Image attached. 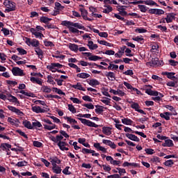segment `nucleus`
<instances>
[{"mask_svg": "<svg viewBox=\"0 0 178 178\" xmlns=\"http://www.w3.org/2000/svg\"><path fill=\"white\" fill-rule=\"evenodd\" d=\"M99 37H102L103 38H107L108 37V33L106 32H100L99 33Z\"/></svg>", "mask_w": 178, "mask_h": 178, "instance_id": "nucleus-61", "label": "nucleus"}, {"mask_svg": "<svg viewBox=\"0 0 178 178\" xmlns=\"http://www.w3.org/2000/svg\"><path fill=\"white\" fill-rule=\"evenodd\" d=\"M126 137H127V138L129 140H131V141L140 143V138H138V137L136 136L134 134H126Z\"/></svg>", "mask_w": 178, "mask_h": 178, "instance_id": "nucleus-9", "label": "nucleus"}, {"mask_svg": "<svg viewBox=\"0 0 178 178\" xmlns=\"http://www.w3.org/2000/svg\"><path fill=\"white\" fill-rule=\"evenodd\" d=\"M33 145L34 147H37L38 148H40L41 147H42V143L41 142L39 141H33Z\"/></svg>", "mask_w": 178, "mask_h": 178, "instance_id": "nucleus-52", "label": "nucleus"}, {"mask_svg": "<svg viewBox=\"0 0 178 178\" xmlns=\"http://www.w3.org/2000/svg\"><path fill=\"white\" fill-rule=\"evenodd\" d=\"M123 124L131 125L133 121L129 118H124L122 120Z\"/></svg>", "mask_w": 178, "mask_h": 178, "instance_id": "nucleus-27", "label": "nucleus"}, {"mask_svg": "<svg viewBox=\"0 0 178 178\" xmlns=\"http://www.w3.org/2000/svg\"><path fill=\"white\" fill-rule=\"evenodd\" d=\"M69 31L71 33H74V34H79V33H80V31H79L77 29H76L74 27H70Z\"/></svg>", "mask_w": 178, "mask_h": 178, "instance_id": "nucleus-42", "label": "nucleus"}, {"mask_svg": "<svg viewBox=\"0 0 178 178\" xmlns=\"http://www.w3.org/2000/svg\"><path fill=\"white\" fill-rule=\"evenodd\" d=\"M31 45H32V47H38L40 45V42H38V40L33 39L31 42Z\"/></svg>", "mask_w": 178, "mask_h": 178, "instance_id": "nucleus-36", "label": "nucleus"}, {"mask_svg": "<svg viewBox=\"0 0 178 178\" xmlns=\"http://www.w3.org/2000/svg\"><path fill=\"white\" fill-rule=\"evenodd\" d=\"M156 27L157 29H159L161 31H166V30H168V28H166V26H162L161 25H159Z\"/></svg>", "mask_w": 178, "mask_h": 178, "instance_id": "nucleus-63", "label": "nucleus"}, {"mask_svg": "<svg viewBox=\"0 0 178 178\" xmlns=\"http://www.w3.org/2000/svg\"><path fill=\"white\" fill-rule=\"evenodd\" d=\"M105 99H101V102H103V104H105L106 105H109L111 104V99L108 97H104ZM108 99V100H106Z\"/></svg>", "mask_w": 178, "mask_h": 178, "instance_id": "nucleus-47", "label": "nucleus"}, {"mask_svg": "<svg viewBox=\"0 0 178 178\" xmlns=\"http://www.w3.org/2000/svg\"><path fill=\"white\" fill-rule=\"evenodd\" d=\"M103 54H105V55H115V51H113V50H106Z\"/></svg>", "mask_w": 178, "mask_h": 178, "instance_id": "nucleus-59", "label": "nucleus"}, {"mask_svg": "<svg viewBox=\"0 0 178 178\" xmlns=\"http://www.w3.org/2000/svg\"><path fill=\"white\" fill-rule=\"evenodd\" d=\"M97 42H99V44H100L101 45H106V47H112L113 44L105 41V40H98Z\"/></svg>", "mask_w": 178, "mask_h": 178, "instance_id": "nucleus-24", "label": "nucleus"}, {"mask_svg": "<svg viewBox=\"0 0 178 178\" xmlns=\"http://www.w3.org/2000/svg\"><path fill=\"white\" fill-rule=\"evenodd\" d=\"M78 77H79L80 79H88V77H90V74L83 72L81 74H77L76 75Z\"/></svg>", "mask_w": 178, "mask_h": 178, "instance_id": "nucleus-25", "label": "nucleus"}, {"mask_svg": "<svg viewBox=\"0 0 178 178\" xmlns=\"http://www.w3.org/2000/svg\"><path fill=\"white\" fill-rule=\"evenodd\" d=\"M20 94H23L24 95H26V97H31V98H34L35 95L32 92H27L24 90H21Z\"/></svg>", "mask_w": 178, "mask_h": 178, "instance_id": "nucleus-26", "label": "nucleus"}, {"mask_svg": "<svg viewBox=\"0 0 178 178\" xmlns=\"http://www.w3.org/2000/svg\"><path fill=\"white\" fill-rule=\"evenodd\" d=\"M69 48L71 51H74V52H77L79 51V45L76 44H70Z\"/></svg>", "mask_w": 178, "mask_h": 178, "instance_id": "nucleus-21", "label": "nucleus"}, {"mask_svg": "<svg viewBox=\"0 0 178 178\" xmlns=\"http://www.w3.org/2000/svg\"><path fill=\"white\" fill-rule=\"evenodd\" d=\"M162 74L164 76H167L168 79H170V80H173V79H176V76H175L176 73L175 72H162Z\"/></svg>", "mask_w": 178, "mask_h": 178, "instance_id": "nucleus-12", "label": "nucleus"}, {"mask_svg": "<svg viewBox=\"0 0 178 178\" xmlns=\"http://www.w3.org/2000/svg\"><path fill=\"white\" fill-rule=\"evenodd\" d=\"M17 51H19V54H20V55H26L27 54V51L24 49L18 47V48H17Z\"/></svg>", "mask_w": 178, "mask_h": 178, "instance_id": "nucleus-33", "label": "nucleus"}, {"mask_svg": "<svg viewBox=\"0 0 178 178\" xmlns=\"http://www.w3.org/2000/svg\"><path fill=\"white\" fill-rule=\"evenodd\" d=\"M31 81L32 83H35L36 84H39V86H42V81H41V79L40 78L36 77H31Z\"/></svg>", "mask_w": 178, "mask_h": 178, "instance_id": "nucleus-17", "label": "nucleus"}, {"mask_svg": "<svg viewBox=\"0 0 178 178\" xmlns=\"http://www.w3.org/2000/svg\"><path fill=\"white\" fill-rule=\"evenodd\" d=\"M41 23H44V24H49V22L52 20V19L49 18L48 17L42 16L40 19Z\"/></svg>", "mask_w": 178, "mask_h": 178, "instance_id": "nucleus-14", "label": "nucleus"}, {"mask_svg": "<svg viewBox=\"0 0 178 178\" xmlns=\"http://www.w3.org/2000/svg\"><path fill=\"white\" fill-rule=\"evenodd\" d=\"M61 24L62 26H65V27H67V29H69L70 27H72L70 26H73V22L70 21H63Z\"/></svg>", "mask_w": 178, "mask_h": 178, "instance_id": "nucleus-23", "label": "nucleus"}, {"mask_svg": "<svg viewBox=\"0 0 178 178\" xmlns=\"http://www.w3.org/2000/svg\"><path fill=\"white\" fill-rule=\"evenodd\" d=\"M22 124L26 129H29V130H33V125H31V122H30V121L25 120L23 121Z\"/></svg>", "mask_w": 178, "mask_h": 178, "instance_id": "nucleus-11", "label": "nucleus"}, {"mask_svg": "<svg viewBox=\"0 0 178 178\" xmlns=\"http://www.w3.org/2000/svg\"><path fill=\"white\" fill-rule=\"evenodd\" d=\"M27 165V161H19L17 163V166H19V168H21L22 166H26Z\"/></svg>", "mask_w": 178, "mask_h": 178, "instance_id": "nucleus-51", "label": "nucleus"}, {"mask_svg": "<svg viewBox=\"0 0 178 178\" xmlns=\"http://www.w3.org/2000/svg\"><path fill=\"white\" fill-rule=\"evenodd\" d=\"M7 84H9L10 86H17V83L16 81H6Z\"/></svg>", "mask_w": 178, "mask_h": 178, "instance_id": "nucleus-58", "label": "nucleus"}, {"mask_svg": "<svg viewBox=\"0 0 178 178\" xmlns=\"http://www.w3.org/2000/svg\"><path fill=\"white\" fill-rule=\"evenodd\" d=\"M8 97H9L8 101L10 102H14L15 104H17V106H20V102H19V100H17L16 97H15L12 95H9Z\"/></svg>", "mask_w": 178, "mask_h": 178, "instance_id": "nucleus-10", "label": "nucleus"}, {"mask_svg": "<svg viewBox=\"0 0 178 178\" xmlns=\"http://www.w3.org/2000/svg\"><path fill=\"white\" fill-rule=\"evenodd\" d=\"M138 7L139 8L140 12H143V13H145L147 12V6L145 5H138Z\"/></svg>", "mask_w": 178, "mask_h": 178, "instance_id": "nucleus-39", "label": "nucleus"}, {"mask_svg": "<svg viewBox=\"0 0 178 178\" xmlns=\"http://www.w3.org/2000/svg\"><path fill=\"white\" fill-rule=\"evenodd\" d=\"M171 165H173V161L172 160H168L165 162V166H170Z\"/></svg>", "mask_w": 178, "mask_h": 178, "instance_id": "nucleus-64", "label": "nucleus"}, {"mask_svg": "<svg viewBox=\"0 0 178 178\" xmlns=\"http://www.w3.org/2000/svg\"><path fill=\"white\" fill-rule=\"evenodd\" d=\"M111 130V127H104L102 128V133H104V134H106V136H111L112 134Z\"/></svg>", "mask_w": 178, "mask_h": 178, "instance_id": "nucleus-15", "label": "nucleus"}, {"mask_svg": "<svg viewBox=\"0 0 178 178\" xmlns=\"http://www.w3.org/2000/svg\"><path fill=\"white\" fill-rule=\"evenodd\" d=\"M44 44L45 47H55V44H54V42L51 41H44Z\"/></svg>", "mask_w": 178, "mask_h": 178, "instance_id": "nucleus-46", "label": "nucleus"}, {"mask_svg": "<svg viewBox=\"0 0 178 178\" xmlns=\"http://www.w3.org/2000/svg\"><path fill=\"white\" fill-rule=\"evenodd\" d=\"M4 5H6V6H7V8H8L9 9H10L13 11L16 10V3L13 1H8L7 2L5 1Z\"/></svg>", "mask_w": 178, "mask_h": 178, "instance_id": "nucleus-6", "label": "nucleus"}, {"mask_svg": "<svg viewBox=\"0 0 178 178\" xmlns=\"http://www.w3.org/2000/svg\"><path fill=\"white\" fill-rule=\"evenodd\" d=\"M33 112L35 113H45V112H49V108H46V109L41 108L40 106H32Z\"/></svg>", "mask_w": 178, "mask_h": 178, "instance_id": "nucleus-2", "label": "nucleus"}, {"mask_svg": "<svg viewBox=\"0 0 178 178\" xmlns=\"http://www.w3.org/2000/svg\"><path fill=\"white\" fill-rule=\"evenodd\" d=\"M165 143L167 144V147H173V141L170 139L165 140Z\"/></svg>", "mask_w": 178, "mask_h": 178, "instance_id": "nucleus-53", "label": "nucleus"}, {"mask_svg": "<svg viewBox=\"0 0 178 178\" xmlns=\"http://www.w3.org/2000/svg\"><path fill=\"white\" fill-rule=\"evenodd\" d=\"M83 106H85V108H87L88 109H94V106L92 104H83Z\"/></svg>", "mask_w": 178, "mask_h": 178, "instance_id": "nucleus-56", "label": "nucleus"}, {"mask_svg": "<svg viewBox=\"0 0 178 178\" xmlns=\"http://www.w3.org/2000/svg\"><path fill=\"white\" fill-rule=\"evenodd\" d=\"M145 5H149V6H154V5H156L155 1L152 0H145Z\"/></svg>", "mask_w": 178, "mask_h": 178, "instance_id": "nucleus-31", "label": "nucleus"}, {"mask_svg": "<svg viewBox=\"0 0 178 178\" xmlns=\"http://www.w3.org/2000/svg\"><path fill=\"white\" fill-rule=\"evenodd\" d=\"M53 172L59 174L62 172V169L58 165H53Z\"/></svg>", "mask_w": 178, "mask_h": 178, "instance_id": "nucleus-28", "label": "nucleus"}, {"mask_svg": "<svg viewBox=\"0 0 178 178\" xmlns=\"http://www.w3.org/2000/svg\"><path fill=\"white\" fill-rule=\"evenodd\" d=\"M172 115V113H169V112H165L163 113H161L160 116L161 118H163V119H165V120H170V116Z\"/></svg>", "mask_w": 178, "mask_h": 178, "instance_id": "nucleus-18", "label": "nucleus"}, {"mask_svg": "<svg viewBox=\"0 0 178 178\" xmlns=\"http://www.w3.org/2000/svg\"><path fill=\"white\" fill-rule=\"evenodd\" d=\"M53 91H54L55 92H57V94H60L61 95H66V94L65 92H63V91H62V90L58 89V88H53Z\"/></svg>", "mask_w": 178, "mask_h": 178, "instance_id": "nucleus-32", "label": "nucleus"}, {"mask_svg": "<svg viewBox=\"0 0 178 178\" xmlns=\"http://www.w3.org/2000/svg\"><path fill=\"white\" fill-rule=\"evenodd\" d=\"M44 127L46 130H54V129H56V124H53L52 126L44 124Z\"/></svg>", "mask_w": 178, "mask_h": 178, "instance_id": "nucleus-40", "label": "nucleus"}, {"mask_svg": "<svg viewBox=\"0 0 178 178\" xmlns=\"http://www.w3.org/2000/svg\"><path fill=\"white\" fill-rule=\"evenodd\" d=\"M64 119L67 120V122H69L70 123L77 124V122L76 121V120L71 118L70 117H64Z\"/></svg>", "mask_w": 178, "mask_h": 178, "instance_id": "nucleus-45", "label": "nucleus"}, {"mask_svg": "<svg viewBox=\"0 0 178 178\" xmlns=\"http://www.w3.org/2000/svg\"><path fill=\"white\" fill-rule=\"evenodd\" d=\"M50 161L53 166H58L56 163L58 164L60 163V160L57 157H51Z\"/></svg>", "mask_w": 178, "mask_h": 178, "instance_id": "nucleus-13", "label": "nucleus"}, {"mask_svg": "<svg viewBox=\"0 0 178 178\" xmlns=\"http://www.w3.org/2000/svg\"><path fill=\"white\" fill-rule=\"evenodd\" d=\"M123 74H125L126 76H133V74H134V73L133 72V70H128L125 71L124 72H123Z\"/></svg>", "mask_w": 178, "mask_h": 178, "instance_id": "nucleus-50", "label": "nucleus"}, {"mask_svg": "<svg viewBox=\"0 0 178 178\" xmlns=\"http://www.w3.org/2000/svg\"><path fill=\"white\" fill-rule=\"evenodd\" d=\"M106 77H108L111 81H114L115 80V74L112 72H107L106 74Z\"/></svg>", "mask_w": 178, "mask_h": 178, "instance_id": "nucleus-19", "label": "nucleus"}, {"mask_svg": "<svg viewBox=\"0 0 178 178\" xmlns=\"http://www.w3.org/2000/svg\"><path fill=\"white\" fill-rule=\"evenodd\" d=\"M16 131L17 133H19V136H22V137H24V138H26V139L29 138L27 135L24 132H23L22 130L18 129Z\"/></svg>", "mask_w": 178, "mask_h": 178, "instance_id": "nucleus-43", "label": "nucleus"}, {"mask_svg": "<svg viewBox=\"0 0 178 178\" xmlns=\"http://www.w3.org/2000/svg\"><path fill=\"white\" fill-rule=\"evenodd\" d=\"M82 152L84 154H92V156H99V154L98 153H95V151L92 149H88L87 148H83Z\"/></svg>", "mask_w": 178, "mask_h": 178, "instance_id": "nucleus-8", "label": "nucleus"}, {"mask_svg": "<svg viewBox=\"0 0 178 178\" xmlns=\"http://www.w3.org/2000/svg\"><path fill=\"white\" fill-rule=\"evenodd\" d=\"M32 126H33V128L34 127H42V124H41V122H40L37 120H35V122H33L32 123Z\"/></svg>", "mask_w": 178, "mask_h": 178, "instance_id": "nucleus-37", "label": "nucleus"}, {"mask_svg": "<svg viewBox=\"0 0 178 178\" xmlns=\"http://www.w3.org/2000/svg\"><path fill=\"white\" fill-rule=\"evenodd\" d=\"M79 120H80V122H81V123L83 124H85L86 126H88V127H99V125L95 124V122H92L91 121H90V120H86L84 118H78Z\"/></svg>", "mask_w": 178, "mask_h": 178, "instance_id": "nucleus-1", "label": "nucleus"}, {"mask_svg": "<svg viewBox=\"0 0 178 178\" xmlns=\"http://www.w3.org/2000/svg\"><path fill=\"white\" fill-rule=\"evenodd\" d=\"M72 88L80 90L81 91H86V89L83 88V86H81V84H80V83H77L76 85H72Z\"/></svg>", "mask_w": 178, "mask_h": 178, "instance_id": "nucleus-22", "label": "nucleus"}, {"mask_svg": "<svg viewBox=\"0 0 178 178\" xmlns=\"http://www.w3.org/2000/svg\"><path fill=\"white\" fill-rule=\"evenodd\" d=\"M146 154H147V155H152L154 154V149H145Z\"/></svg>", "mask_w": 178, "mask_h": 178, "instance_id": "nucleus-57", "label": "nucleus"}, {"mask_svg": "<svg viewBox=\"0 0 178 178\" xmlns=\"http://www.w3.org/2000/svg\"><path fill=\"white\" fill-rule=\"evenodd\" d=\"M82 99H83V101H88V102H92V99L88 95L83 96Z\"/></svg>", "mask_w": 178, "mask_h": 178, "instance_id": "nucleus-55", "label": "nucleus"}, {"mask_svg": "<svg viewBox=\"0 0 178 178\" xmlns=\"http://www.w3.org/2000/svg\"><path fill=\"white\" fill-rule=\"evenodd\" d=\"M72 26L76 27V29H79V30H86V27L79 23H73Z\"/></svg>", "mask_w": 178, "mask_h": 178, "instance_id": "nucleus-29", "label": "nucleus"}, {"mask_svg": "<svg viewBox=\"0 0 178 178\" xmlns=\"http://www.w3.org/2000/svg\"><path fill=\"white\" fill-rule=\"evenodd\" d=\"M43 92H47V94H49L52 91V89L49 88L48 86H43L42 88Z\"/></svg>", "mask_w": 178, "mask_h": 178, "instance_id": "nucleus-38", "label": "nucleus"}, {"mask_svg": "<svg viewBox=\"0 0 178 178\" xmlns=\"http://www.w3.org/2000/svg\"><path fill=\"white\" fill-rule=\"evenodd\" d=\"M63 65H62L61 64H59V63H51V65H47V69H49V70H52V69H54V67H59V69H60V67H63Z\"/></svg>", "mask_w": 178, "mask_h": 178, "instance_id": "nucleus-16", "label": "nucleus"}, {"mask_svg": "<svg viewBox=\"0 0 178 178\" xmlns=\"http://www.w3.org/2000/svg\"><path fill=\"white\" fill-rule=\"evenodd\" d=\"M70 100L72 101L74 104H81V102L80 101V99L76 97H70Z\"/></svg>", "mask_w": 178, "mask_h": 178, "instance_id": "nucleus-49", "label": "nucleus"}, {"mask_svg": "<svg viewBox=\"0 0 178 178\" xmlns=\"http://www.w3.org/2000/svg\"><path fill=\"white\" fill-rule=\"evenodd\" d=\"M147 64L150 66H161V65H162L161 63L159 64V58H152Z\"/></svg>", "mask_w": 178, "mask_h": 178, "instance_id": "nucleus-7", "label": "nucleus"}, {"mask_svg": "<svg viewBox=\"0 0 178 178\" xmlns=\"http://www.w3.org/2000/svg\"><path fill=\"white\" fill-rule=\"evenodd\" d=\"M12 73L14 76H24V72L23 70L20 69L18 67H14L12 69Z\"/></svg>", "mask_w": 178, "mask_h": 178, "instance_id": "nucleus-3", "label": "nucleus"}, {"mask_svg": "<svg viewBox=\"0 0 178 178\" xmlns=\"http://www.w3.org/2000/svg\"><path fill=\"white\" fill-rule=\"evenodd\" d=\"M1 31L3 33L4 35H9L10 34L8 29L6 28H3L1 29Z\"/></svg>", "mask_w": 178, "mask_h": 178, "instance_id": "nucleus-60", "label": "nucleus"}, {"mask_svg": "<svg viewBox=\"0 0 178 178\" xmlns=\"http://www.w3.org/2000/svg\"><path fill=\"white\" fill-rule=\"evenodd\" d=\"M89 86H92V87H94V86H99V81L97 79H90V81L88 82Z\"/></svg>", "mask_w": 178, "mask_h": 178, "instance_id": "nucleus-20", "label": "nucleus"}, {"mask_svg": "<svg viewBox=\"0 0 178 178\" xmlns=\"http://www.w3.org/2000/svg\"><path fill=\"white\" fill-rule=\"evenodd\" d=\"M35 52H36L38 56H39V58H40V56H42L43 52H42V50L41 49L36 48Z\"/></svg>", "mask_w": 178, "mask_h": 178, "instance_id": "nucleus-54", "label": "nucleus"}, {"mask_svg": "<svg viewBox=\"0 0 178 178\" xmlns=\"http://www.w3.org/2000/svg\"><path fill=\"white\" fill-rule=\"evenodd\" d=\"M104 106H99V108H96L95 109V112L96 113H102V112H104Z\"/></svg>", "mask_w": 178, "mask_h": 178, "instance_id": "nucleus-48", "label": "nucleus"}, {"mask_svg": "<svg viewBox=\"0 0 178 178\" xmlns=\"http://www.w3.org/2000/svg\"><path fill=\"white\" fill-rule=\"evenodd\" d=\"M68 109L72 113H76V108H74V106H73L72 104H68Z\"/></svg>", "mask_w": 178, "mask_h": 178, "instance_id": "nucleus-41", "label": "nucleus"}, {"mask_svg": "<svg viewBox=\"0 0 178 178\" xmlns=\"http://www.w3.org/2000/svg\"><path fill=\"white\" fill-rule=\"evenodd\" d=\"M104 7L106 8L104 10V13H109V12H112V7L109 6H104Z\"/></svg>", "mask_w": 178, "mask_h": 178, "instance_id": "nucleus-44", "label": "nucleus"}, {"mask_svg": "<svg viewBox=\"0 0 178 178\" xmlns=\"http://www.w3.org/2000/svg\"><path fill=\"white\" fill-rule=\"evenodd\" d=\"M89 60H99V59H102V58L98 56H91L88 57Z\"/></svg>", "mask_w": 178, "mask_h": 178, "instance_id": "nucleus-35", "label": "nucleus"}, {"mask_svg": "<svg viewBox=\"0 0 178 178\" xmlns=\"http://www.w3.org/2000/svg\"><path fill=\"white\" fill-rule=\"evenodd\" d=\"M55 6L57 8V10H62L65 9V6H62L59 2H56Z\"/></svg>", "mask_w": 178, "mask_h": 178, "instance_id": "nucleus-34", "label": "nucleus"}, {"mask_svg": "<svg viewBox=\"0 0 178 178\" xmlns=\"http://www.w3.org/2000/svg\"><path fill=\"white\" fill-rule=\"evenodd\" d=\"M131 108H132V109H135V111L137 112V111H138L140 109V105L138 104V103H133V104H131Z\"/></svg>", "mask_w": 178, "mask_h": 178, "instance_id": "nucleus-30", "label": "nucleus"}, {"mask_svg": "<svg viewBox=\"0 0 178 178\" xmlns=\"http://www.w3.org/2000/svg\"><path fill=\"white\" fill-rule=\"evenodd\" d=\"M70 167L67 166L63 170V173H64V175H70V172H69V168Z\"/></svg>", "mask_w": 178, "mask_h": 178, "instance_id": "nucleus-62", "label": "nucleus"}, {"mask_svg": "<svg viewBox=\"0 0 178 178\" xmlns=\"http://www.w3.org/2000/svg\"><path fill=\"white\" fill-rule=\"evenodd\" d=\"M79 10H80V12L81 13V16H82L83 19H84V20H88L89 22H92V19L87 17V15H88V11H87L84 8H80Z\"/></svg>", "mask_w": 178, "mask_h": 178, "instance_id": "nucleus-4", "label": "nucleus"}, {"mask_svg": "<svg viewBox=\"0 0 178 178\" xmlns=\"http://www.w3.org/2000/svg\"><path fill=\"white\" fill-rule=\"evenodd\" d=\"M7 108L8 109H9V111H11V112H14V113H17V115H19V116H23V115H24V113L22 112V111H20L18 108H16L14 106H8Z\"/></svg>", "mask_w": 178, "mask_h": 178, "instance_id": "nucleus-5", "label": "nucleus"}]
</instances>
